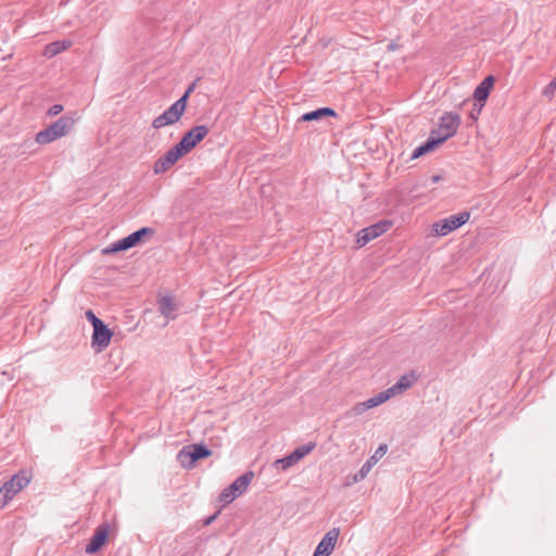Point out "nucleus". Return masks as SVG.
Wrapping results in <instances>:
<instances>
[{"instance_id": "1", "label": "nucleus", "mask_w": 556, "mask_h": 556, "mask_svg": "<svg viewBox=\"0 0 556 556\" xmlns=\"http://www.w3.org/2000/svg\"><path fill=\"white\" fill-rule=\"evenodd\" d=\"M75 123L76 119L72 114H64L51 123L48 127L38 131L35 136V141L38 144L51 143L71 134L74 129Z\"/></svg>"}, {"instance_id": "2", "label": "nucleus", "mask_w": 556, "mask_h": 556, "mask_svg": "<svg viewBox=\"0 0 556 556\" xmlns=\"http://www.w3.org/2000/svg\"><path fill=\"white\" fill-rule=\"evenodd\" d=\"M460 124V116L457 113H445L441 118L437 129H433L430 136H433L441 144L453 137Z\"/></svg>"}, {"instance_id": "3", "label": "nucleus", "mask_w": 556, "mask_h": 556, "mask_svg": "<svg viewBox=\"0 0 556 556\" xmlns=\"http://www.w3.org/2000/svg\"><path fill=\"white\" fill-rule=\"evenodd\" d=\"M211 455L212 451L203 443L189 444L179 451L177 459L184 468H191L197 460L206 458Z\"/></svg>"}, {"instance_id": "4", "label": "nucleus", "mask_w": 556, "mask_h": 556, "mask_svg": "<svg viewBox=\"0 0 556 556\" xmlns=\"http://www.w3.org/2000/svg\"><path fill=\"white\" fill-rule=\"evenodd\" d=\"M470 213L468 211H463L458 214L451 215L444 219H441L439 222H435L432 225V231L437 236H446L450 232L458 229L464 224H466L469 220Z\"/></svg>"}, {"instance_id": "5", "label": "nucleus", "mask_w": 556, "mask_h": 556, "mask_svg": "<svg viewBox=\"0 0 556 556\" xmlns=\"http://www.w3.org/2000/svg\"><path fill=\"white\" fill-rule=\"evenodd\" d=\"M210 132L206 125H197L187 130L176 143L186 154L191 152Z\"/></svg>"}, {"instance_id": "6", "label": "nucleus", "mask_w": 556, "mask_h": 556, "mask_svg": "<svg viewBox=\"0 0 556 556\" xmlns=\"http://www.w3.org/2000/svg\"><path fill=\"white\" fill-rule=\"evenodd\" d=\"M186 111V100L175 101L164 113L155 117L152 122L154 129H160L167 125L177 123Z\"/></svg>"}, {"instance_id": "7", "label": "nucleus", "mask_w": 556, "mask_h": 556, "mask_svg": "<svg viewBox=\"0 0 556 556\" xmlns=\"http://www.w3.org/2000/svg\"><path fill=\"white\" fill-rule=\"evenodd\" d=\"M187 155L177 144L173 146L160 159L154 162L153 172L155 175L166 173L181 157Z\"/></svg>"}, {"instance_id": "8", "label": "nucleus", "mask_w": 556, "mask_h": 556, "mask_svg": "<svg viewBox=\"0 0 556 556\" xmlns=\"http://www.w3.org/2000/svg\"><path fill=\"white\" fill-rule=\"evenodd\" d=\"M392 226L390 220H380L369 227H366L358 231L356 242L359 247H364L369 241L378 238L379 236L387 232Z\"/></svg>"}, {"instance_id": "9", "label": "nucleus", "mask_w": 556, "mask_h": 556, "mask_svg": "<svg viewBox=\"0 0 556 556\" xmlns=\"http://www.w3.org/2000/svg\"><path fill=\"white\" fill-rule=\"evenodd\" d=\"M114 332L108 327L105 323L93 329L91 336V346L97 353L103 352L112 340Z\"/></svg>"}, {"instance_id": "10", "label": "nucleus", "mask_w": 556, "mask_h": 556, "mask_svg": "<svg viewBox=\"0 0 556 556\" xmlns=\"http://www.w3.org/2000/svg\"><path fill=\"white\" fill-rule=\"evenodd\" d=\"M109 525L101 523L90 538L89 543L86 545L85 552L87 554L98 553L105 545L109 538Z\"/></svg>"}, {"instance_id": "11", "label": "nucleus", "mask_w": 556, "mask_h": 556, "mask_svg": "<svg viewBox=\"0 0 556 556\" xmlns=\"http://www.w3.org/2000/svg\"><path fill=\"white\" fill-rule=\"evenodd\" d=\"M339 534V528H332L329 530L318 543L313 556H329L334 549Z\"/></svg>"}, {"instance_id": "12", "label": "nucleus", "mask_w": 556, "mask_h": 556, "mask_svg": "<svg viewBox=\"0 0 556 556\" xmlns=\"http://www.w3.org/2000/svg\"><path fill=\"white\" fill-rule=\"evenodd\" d=\"M495 78L493 75L486 76L475 89L473 91V99L480 104V108L478 110V114L481 111V108L486 102L490 92L494 86Z\"/></svg>"}, {"instance_id": "13", "label": "nucleus", "mask_w": 556, "mask_h": 556, "mask_svg": "<svg viewBox=\"0 0 556 556\" xmlns=\"http://www.w3.org/2000/svg\"><path fill=\"white\" fill-rule=\"evenodd\" d=\"M337 112L328 106L318 108L314 111L304 113L299 122H318L327 117H337Z\"/></svg>"}, {"instance_id": "14", "label": "nucleus", "mask_w": 556, "mask_h": 556, "mask_svg": "<svg viewBox=\"0 0 556 556\" xmlns=\"http://www.w3.org/2000/svg\"><path fill=\"white\" fill-rule=\"evenodd\" d=\"M155 233V230L151 227H142L130 235L126 236L128 239L130 247H137L142 243H144L147 240H149L153 235Z\"/></svg>"}, {"instance_id": "15", "label": "nucleus", "mask_w": 556, "mask_h": 556, "mask_svg": "<svg viewBox=\"0 0 556 556\" xmlns=\"http://www.w3.org/2000/svg\"><path fill=\"white\" fill-rule=\"evenodd\" d=\"M253 478V471L244 472L228 486V491L233 492L238 497L247 490Z\"/></svg>"}, {"instance_id": "16", "label": "nucleus", "mask_w": 556, "mask_h": 556, "mask_svg": "<svg viewBox=\"0 0 556 556\" xmlns=\"http://www.w3.org/2000/svg\"><path fill=\"white\" fill-rule=\"evenodd\" d=\"M160 313L167 319L175 318L176 303L173 296L164 295L157 301Z\"/></svg>"}, {"instance_id": "17", "label": "nucleus", "mask_w": 556, "mask_h": 556, "mask_svg": "<svg viewBox=\"0 0 556 556\" xmlns=\"http://www.w3.org/2000/svg\"><path fill=\"white\" fill-rule=\"evenodd\" d=\"M440 144L441 143L433 136H429L424 143H421L413 151L410 159L416 160L418 157H421L437 149Z\"/></svg>"}, {"instance_id": "18", "label": "nucleus", "mask_w": 556, "mask_h": 556, "mask_svg": "<svg viewBox=\"0 0 556 556\" xmlns=\"http://www.w3.org/2000/svg\"><path fill=\"white\" fill-rule=\"evenodd\" d=\"M72 46V41L71 40H59V41H54V42H51L49 45H47L45 47V56L47 58H53L55 56L56 54L67 50L70 47Z\"/></svg>"}, {"instance_id": "19", "label": "nucleus", "mask_w": 556, "mask_h": 556, "mask_svg": "<svg viewBox=\"0 0 556 556\" xmlns=\"http://www.w3.org/2000/svg\"><path fill=\"white\" fill-rule=\"evenodd\" d=\"M28 483L29 479L24 472L14 475L10 480L5 482L8 488H11L15 494L23 490Z\"/></svg>"}, {"instance_id": "20", "label": "nucleus", "mask_w": 556, "mask_h": 556, "mask_svg": "<svg viewBox=\"0 0 556 556\" xmlns=\"http://www.w3.org/2000/svg\"><path fill=\"white\" fill-rule=\"evenodd\" d=\"M300 460H301V458L299 457L298 453L295 451H293L289 455H287L282 458L276 459L274 462V466L277 467L278 469L287 470L290 467L298 464Z\"/></svg>"}, {"instance_id": "21", "label": "nucleus", "mask_w": 556, "mask_h": 556, "mask_svg": "<svg viewBox=\"0 0 556 556\" xmlns=\"http://www.w3.org/2000/svg\"><path fill=\"white\" fill-rule=\"evenodd\" d=\"M131 249L130 243L126 237L111 243L108 248L102 250V253L105 255L126 251Z\"/></svg>"}, {"instance_id": "22", "label": "nucleus", "mask_w": 556, "mask_h": 556, "mask_svg": "<svg viewBox=\"0 0 556 556\" xmlns=\"http://www.w3.org/2000/svg\"><path fill=\"white\" fill-rule=\"evenodd\" d=\"M415 382V377L414 375H404L402 376L397 382L395 384H393L391 387V389H393V393L396 394V393H400L402 391H405L407 389H409Z\"/></svg>"}, {"instance_id": "23", "label": "nucleus", "mask_w": 556, "mask_h": 556, "mask_svg": "<svg viewBox=\"0 0 556 556\" xmlns=\"http://www.w3.org/2000/svg\"><path fill=\"white\" fill-rule=\"evenodd\" d=\"M315 447H316V444L314 442H308V443L295 448L294 451L298 453L299 457L302 459L307 454H309Z\"/></svg>"}, {"instance_id": "24", "label": "nucleus", "mask_w": 556, "mask_h": 556, "mask_svg": "<svg viewBox=\"0 0 556 556\" xmlns=\"http://www.w3.org/2000/svg\"><path fill=\"white\" fill-rule=\"evenodd\" d=\"M237 495L233 492L228 491V488H225L218 496L219 502L224 504H230Z\"/></svg>"}, {"instance_id": "25", "label": "nucleus", "mask_w": 556, "mask_h": 556, "mask_svg": "<svg viewBox=\"0 0 556 556\" xmlns=\"http://www.w3.org/2000/svg\"><path fill=\"white\" fill-rule=\"evenodd\" d=\"M394 395L395 394L393 393V389L389 388L386 391L378 393L374 397H375L377 404L380 405V404L384 403L387 400H389L391 396H394Z\"/></svg>"}, {"instance_id": "26", "label": "nucleus", "mask_w": 556, "mask_h": 556, "mask_svg": "<svg viewBox=\"0 0 556 556\" xmlns=\"http://www.w3.org/2000/svg\"><path fill=\"white\" fill-rule=\"evenodd\" d=\"M85 315L87 320L92 325L93 329L101 326L104 323L102 319L97 317L91 309H88Z\"/></svg>"}, {"instance_id": "27", "label": "nucleus", "mask_w": 556, "mask_h": 556, "mask_svg": "<svg viewBox=\"0 0 556 556\" xmlns=\"http://www.w3.org/2000/svg\"><path fill=\"white\" fill-rule=\"evenodd\" d=\"M370 467H371L370 460L366 462L362 466L359 471L355 475V481L364 479L366 477V475L368 473V471L370 470Z\"/></svg>"}, {"instance_id": "28", "label": "nucleus", "mask_w": 556, "mask_h": 556, "mask_svg": "<svg viewBox=\"0 0 556 556\" xmlns=\"http://www.w3.org/2000/svg\"><path fill=\"white\" fill-rule=\"evenodd\" d=\"M366 406H365V403L362 402V403H357L356 405H354L351 410L349 412V415H353V416H359L362 414H364L366 412Z\"/></svg>"}, {"instance_id": "29", "label": "nucleus", "mask_w": 556, "mask_h": 556, "mask_svg": "<svg viewBox=\"0 0 556 556\" xmlns=\"http://www.w3.org/2000/svg\"><path fill=\"white\" fill-rule=\"evenodd\" d=\"M556 90V78L553 79L543 90V94L548 97V98H552L554 92Z\"/></svg>"}, {"instance_id": "30", "label": "nucleus", "mask_w": 556, "mask_h": 556, "mask_svg": "<svg viewBox=\"0 0 556 556\" xmlns=\"http://www.w3.org/2000/svg\"><path fill=\"white\" fill-rule=\"evenodd\" d=\"M63 111L62 104H53L46 113L47 116L53 117L59 115Z\"/></svg>"}, {"instance_id": "31", "label": "nucleus", "mask_w": 556, "mask_h": 556, "mask_svg": "<svg viewBox=\"0 0 556 556\" xmlns=\"http://www.w3.org/2000/svg\"><path fill=\"white\" fill-rule=\"evenodd\" d=\"M194 88H195V81H193L190 86H188V88L186 89L184 94L177 101L181 102L182 100H186V104H187L188 99H189L190 94L193 92Z\"/></svg>"}, {"instance_id": "32", "label": "nucleus", "mask_w": 556, "mask_h": 556, "mask_svg": "<svg viewBox=\"0 0 556 556\" xmlns=\"http://www.w3.org/2000/svg\"><path fill=\"white\" fill-rule=\"evenodd\" d=\"M387 451H388L387 444H380L378 446V448L376 450L375 455L371 456L370 460L371 459L376 460L378 457H382L387 453Z\"/></svg>"}, {"instance_id": "33", "label": "nucleus", "mask_w": 556, "mask_h": 556, "mask_svg": "<svg viewBox=\"0 0 556 556\" xmlns=\"http://www.w3.org/2000/svg\"><path fill=\"white\" fill-rule=\"evenodd\" d=\"M218 515H219V510H217L213 515L206 517L203 520V526H210L211 523H213L216 520V518L218 517Z\"/></svg>"}, {"instance_id": "34", "label": "nucleus", "mask_w": 556, "mask_h": 556, "mask_svg": "<svg viewBox=\"0 0 556 556\" xmlns=\"http://www.w3.org/2000/svg\"><path fill=\"white\" fill-rule=\"evenodd\" d=\"M3 493L7 495V498H10V501L13 498V496L15 495L14 491L11 489V488H8V485L4 483L1 488H0Z\"/></svg>"}, {"instance_id": "35", "label": "nucleus", "mask_w": 556, "mask_h": 556, "mask_svg": "<svg viewBox=\"0 0 556 556\" xmlns=\"http://www.w3.org/2000/svg\"><path fill=\"white\" fill-rule=\"evenodd\" d=\"M3 493L7 495V498H10V501L13 498V496L15 495L14 491L11 489V488H8V485L4 483L1 488H0Z\"/></svg>"}, {"instance_id": "36", "label": "nucleus", "mask_w": 556, "mask_h": 556, "mask_svg": "<svg viewBox=\"0 0 556 556\" xmlns=\"http://www.w3.org/2000/svg\"><path fill=\"white\" fill-rule=\"evenodd\" d=\"M364 403H365V406H366V409H367V410H368V409H370V408H372V407L378 406V404H377V402H376V400H375V397H374V396H372V397H370V399H368V400H367V401H365Z\"/></svg>"}, {"instance_id": "37", "label": "nucleus", "mask_w": 556, "mask_h": 556, "mask_svg": "<svg viewBox=\"0 0 556 556\" xmlns=\"http://www.w3.org/2000/svg\"><path fill=\"white\" fill-rule=\"evenodd\" d=\"M399 48H400V45L397 43V41H396V40H391V41L389 42V45L387 46V50H388V51H390V52L395 51V50H397Z\"/></svg>"}, {"instance_id": "38", "label": "nucleus", "mask_w": 556, "mask_h": 556, "mask_svg": "<svg viewBox=\"0 0 556 556\" xmlns=\"http://www.w3.org/2000/svg\"><path fill=\"white\" fill-rule=\"evenodd\" d=\"M10 498H7V495L3 493V491L0 489V508H3Z\"/></svg>"}, {"instance_id": "39", "label": "nucleus", "mask_w": 556, "mask_h": 556, "mask_svg": "<svg viewBox=\"0 0 556 556\" xmlns=\"http://www.w3.org/2000/svg\"><path fill=\"white\" fill-rule=\"evenodd\" d=\"M430 179H431L432 184H437V182L443 180V177L441 175H432Z\"/></svg>"}, {"instance_id": "40", "label": "nucleus", "mask_w": 556, "mask_h": 556, "mask_svg": "<svg viewBox=\"0 0 556 556\" xmlns=\"http://www.w3.org/2000/svg\"><path fill=\"white\" fill-rule=\"evenodd\" d=\"M470 116H471V118L477 119L476 113L471 112Z\"/></svg>"}]
</instances>
